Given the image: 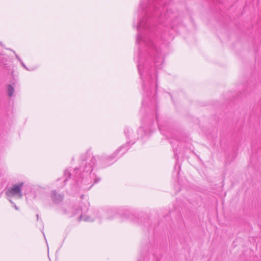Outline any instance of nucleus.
Masks as SVG:
<instances>
[{
	"label": "nucleus",
	"mask_w": 261,
	"mask_h": 261,
	"mask_svg": "<svg viewBox=\"0 0 261 261\" xmlns=\"http://www.w3.org/2000/svg\"><path fill=\"white\" fill-rule=\"evenodd\" d=\"M167 0H141L137 22L138 45V70L143 90V107L156 108V89L158 86V69L164 63L163 46L155 33L154 20L164 10Z\"/></svg>",
	"instance_id": "f257e3e1"
},
{
	"label": "nucleus",
	"mask_w": 261,
	"mask_h": 261,
	"mask_svg": "<svg viewBox=\"0 0 261 261\" xmlns=\"http://www.w3.org/2000/svg\"><path fill=\"white\" fill-rule=\"evenodd\" d=\"M124 133L126 138L130 140L126 144L122 145L111 155H101L96 159L90 151L81 154L80 156L81 165L76 167L69 173V178H73L75 181L73 188L75 191L89 190L93 186V183H97L100 178L96 177L94 173L92 172V168L97 162L100 167L105 168L113 164L116 159L122 156L134 144L135 139L133 137V130L131 128L126 127Z\"/></svg>",
	"instance_id": "f03ea898"
},
{
	"label": "nucleus",
	"mask_w": 261,
	"mask_h": 261,
	"mask_svg": "<svg viewBox=\"0 0 261 261\" xmlns=\"http://www.w3.org/2000/svg\"><path fill=\"white\" fill-rule=\"evenodd\" d=\"M89 204L88 203H80L74 204L69 208L67 213L68 217L74 218V220L80 222L82 220L86 222H92L96 219V216L100 215L107 219H113L117 214L118 211L116 208L107 207L101 212H97L92 215L87 216L83 214L88 211Z\"/></svg>",
	"instance_id": "7ed1b4c3"
},
{
	"label": "nucleus",
	"mask_w": 261,
	"mask_h": 261,
	"mask_svg": "<svg viewBox=\"0 0 261 261\" xmlns=\"http://www.w3.org/2000/svg\"><path fill=\"white\" fill-rule=\"evenodd\" d=\"M22 186V184L14 185L13 187L11 188L7 192V195L10 197L18 196L19 198L21 197V188Z\"/></svg>",
	"instance_id": "20e7f679"
},
{
	"label": "nucleus",
	"mask_w": 261,
	"mask_h": 261,
	"mask_svg": "<svg viewBox=\"0 0 261 261\" xmlns=\"http://www.w3.org/2000/svg\"><path fill=\"white\" fill-rule=\"evenodd\" d=\"M170 141L173 147L175 158L177 159L178 158V153H180V150L178 151L177 147L179 146V148H180L181 146L183 145V142L179 141L176 139H174L173 138H171Z\"/></svg>",
	"instance_id": "39448f33"
},
{
	"label": "nucleus",
	"mask_w": 261,
	"mask_h": 261,
	"mask_svg": "<svg viewBox=\"0 0 261 261\" xmlns=\"http://www.w3.org/2000/svg\"><path fill=\"white\" fill-rule=\"evenodd\" d=\"M172 13L171 10H167L166 13L163 15L162 14L159 16V21L161 22H164L163 19H165L167 22H170L174 16H171Z\"/></svg>",
	"instance_id": "423d86ee"
},
{
	"label": "nucleus",
	"mask_w": 261,
	"mask_h": 261,
	"mask_svg": "<svg viewBox=\"0 0 261 261\" xmlns=\"http://www.w3.org/2000/svg\"><path fill=\"white\" fill-rule=\"evenodd\" d=\"M150 131L147 132L145 130V128L143 127L140 128L138 130V134H141V137H144L146 135H149Z\"/></svg>",
	"instance_id": "0eeeda50"
},
{
	"label": "nucleus",
	"mask_w": 261,
	"mask_h": 261,
	"mask_svg": "<svg viewBox=\"0 0 261 261\" xmlns=\"http://www.w3.org/2000/svg\"><path fill=\"white\" fill-rule=\"evenodd\" d=\"M14 88L11 85H9L8 87V94L9 97H11L13 95Z\"/></svg>",
	"instance_id": "6e6552de"
},
{
	"label": "nucleus",
	"mask_w": 261,
	"mask_h": 261,
	"mask_svg": "<svg viewBox=\"0 0 261 261\" xmlns=\"http://www.w3.org/2000/svg\"><path fill=\"white\" fill-rule=\"evenodd\" d=\"M158 125L160 130L163 134V133L162 132L164 130L163 126H162L160 123H159Z\"/></svg>",
	"instance_id": "1a4fd4ad"
},
{
	"label": "nucleus",
	"mask_w": 261,
	"mask_h": 261,
	"mask_svg": "<svg viewBox=\"0 0 261 261\" xmlns=\"http://www.w3.org/2000/svg\"><path fill=\"white\" fill-rule=\"evenodd\" d=\"M156 121L159 123L158 115L157 113H156Z\"/></svg>",
	"instance_id": "9d476101"
},
{
	"label": "nucleus",
	"mask_w": 261,
	"mask_h": 261,
	"mask_svg": "<svg viewBox=\"0 0 261 261\" xmlns=\"http://www.w3.org/2000/svg\"><path fill=\"white\" fill-rule=\"evenodd\" d=\"M149 124H150V125L151 126V122L149 121Z\"/></svg>",
	"instance_id": "9b49d317"
},
{
	"label": "nucleus",
	"mask_w": 261,
	"mask_h": 261,
	"mask_svg": "<svg viewBox=\"0 0 261 261\" xmlns=\"http://www.w3.org/2000/svg\"><path fill=\"white\" fill-rule=\"evenodd\" d=\"M83 196H84V195H82L81 196V198H83Z\"/></svg>",
	"instance_id": "f8f14e48"
}]
</instances>
